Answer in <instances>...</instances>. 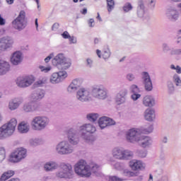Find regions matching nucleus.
<instances>
[{"label": "nucleus", "instance_id": "nucleus-1", "mask_svg": "<svg viewBox=\"0 0 181 181\" xmlns=\"http://www.w3.org/2000/svg\"><path fill=\"white\" fill-rule=\"evenodd\" d=\"M100 170V165L95 163L87 164L84 160H79L74 165V172L80 177H90L92 173Z\"/></svg>", "mask_w": 181, "mask_h": 181}, {"label": "nucleus", "instance_id": "nucleus-2", "mask_svg": "<svg viewBox=\"0 0 181 181\" xmlns=\"http://www.w3.org/2000/svg\"><path fill=\"white\" fill-rule=\"evenodd\" d=\"M16 125H18V121L15 118L3 124L0 127V139H6V138L12 136L15 129H16Z\"/></svg>", "mask_w": 181, "mask_h": 181}, {"label": "nucleus", "instance_id": "nucleus-3", "mask_svg": "<svg viewBox=\"0 0 181 181\" xmlns=\"http://www.w3.org/2000/svg\"><path fill=\"white\" fill-rule=\"evenodd\" d=\"M50 125V118L47 116H35L31 121V127L34 131H43Z\"/></svg>", "mask_w": 181, "mask_h": 181}, {"label": "nucleus", "instance_id": "nucleus-4", "mask_svg": "<svg viewBox=\"0 0 181 181\" xmlns=\"http://www.w3.org/2000/svg\"><path fill=\"white\" fill-rule=\"evenodd\" d=\"M112 156L117 160H129L134 158V152L122 147H115L112 150Z\"/></svg>", "mask_w": 181, "mask_h": 181}, {"label": "nucleus", "instance_id": "nucleus-5", "mask_svg": "<svg viewBox=\"0 0 181 181\" xmlns=\"http://www.w3.org/2000/svg\"><path fill=\"white\" fill-rule=\"evenodd\" d=\"M60 170L55 173L56 177L59 179H73L74 177V171L73 166L69 163H61L59 165Z\"/></svg>", "mask_w": 181, "mask_h": 181}, {"label": "nucleus", "instance_id": "nucleus-6", "mask_svg": "<svg viewBox=\"0 0 181 181\" xmlns=\"http://www.w3.org/2000/svg\"><path fill=\"white\" fill-rule=\"evenodd\" d=\"M81 136L86 142H91L93 141V135L97 129L94 125L91 124H85L79 127Z\"/></svg>", "mask_w": 181, "mask_h": 181}, {"label": "nucleus", "instance_id": "nucleus-7", "mask_svg": "<svg viewBox=\"0 0 181 181\" xmlns=\"http://www.w3.org/2000/svg\"><path fill=\"white\" fill-rule=\"evenodd\" d=\"M55 151L58 155H71L74 147L69 141H62L56 145Z\"/></svg>", "mask_w": 181, "mask_h": 181}, {"label": "nucleus", "instance_id": "nucleus-8", "mask_svg": "<svg viewBox=\"0 0 181 181\" xmlns=\"http://www.w3.org/2000/svg\"><path fill=\"white\" fill-rule=\"evenodd\" d=\"M52 64L57 67H61L63 70H67L71 66V60L64 57V54H58L52 59Z\"/></svg>", "mask_w": 181, "mask_h": 181}, {"label": "nucleus", "instance_id": "nucleus-9", "mask_svg": "<svg viewBox=\"0 0 181 181\" xmlns=\"http://www.w3.org/2000/svg\"><path fill=\"white\" fill-rule=\"evenodd\" d=\"M91 94L96 100H106L108 98V90L103 85H95L92 87Z\"/></svg>", "mask_w": 181, "mask_h": 181}, {"label": "nucleus", "instance_id": "nucleus-10", "mask_svg": "<svg viewBox=\"0 0 181 181\" xmlns=\"http://www.w3.org/2000/svg\"><path fill=\"white\" fill-rule=\"evenodd\" d=\"M141 136L142 130L141 129L132 128L126 132V141L129 144H138Z\"/></svg>", "mask_w": 181, "mask_h": 181}, {"label": "nucleus", "instance_id": "nucleus-11", "mask_svg": "<svg viewBox=\"0 0 181 181\" xmlns=\"http://www.w3.org/2000/svg\"><path fill=\"white\" fill-rule=\"evenodd\" d=\"M28 156V151L23 148H18L10 155V162L13 163H19Z\"/></svg>", "mask_w": 181, "mask_h": 181}, {"label": "nucleus", "instance_id": "nucleus-12", "mask_svg": "<svg viewBox=\"0 0 181 181\" xmlns=\"http://www.w3.org/2000/svg\"><path fill=\"white\" fill-rule=\"evenodd\" d=\"M91 90L87 88H81L76 92V100L81 103L91 101Z\"/></svg>", "mask_w": 181, "mask_h": 181}, {"label": "nucleus", "instance_id": "nucleus-13", "mask_svg": "<svg viewBox=\"0 0 181 181\" xmlns=\"http://www.w3.org/2000/svg\"><path fill=\"white\" fill-rule=\"evenodd\" d=\"M13 28L21 32L26 28V20L25 19V11H21L18 17L12 21Z\"/></svg>", "mask_w": 181, "mask_h": 181}, {"label": "nucleus", "instance_id": "nucleus-14", "mask_svg": "<svg viewBox=\"0 0 181 181\" xmlns=\"http://www.w3.org/2000/svg\"><path fill=\"white\" fill-rule=\"evenodd\" d=\"M16 83L20 88H26L35 83V77L33 76H19L17 78Z\"/></svg>", "mask_w": 181, "mask_h": 181}, {"label": "nucleus", "instance_id": "nucleus-15", "mask_svg": "<svg viewBox=\"0 0 181 181\" xmlns=\"http://www.w3.org/2000/svg\"><path fill=\"white\" fill-rule=\"evenodd\" d=\"M25 112H39L42 111V105L34 100L25 103L23 106Z\"/></svg>", "mask_w": 181, "mask_h": 181}, {"label": "nucleus", "instance_id": "nucleus-16", "mask_svg": "<svg viewBox=\"0 0 181 181\" xmlns=\"http://www.w3.org/2000/svg\"><path fill=\"white\" fill-rule=\"evenodd\" d=\"M13 38L10 36H4L0 38V51L6 52L13 46Z\"/></svg>", "mask_w": 181, "mask_h": 181}, {"label": "nucleus", "instance_id": "nucleus-17", "mask_svg": "<svg viewBox=\"0 0 181 181\" xmlns=\"http://www.w3.org/2000/svg\"><path fill=\"white\" fill-rule=\"evenodd\" d=\"M66 77L67 72H66V71L54 73L50 77V83H52V84H58V83H62Z\"/></svg>", "mask_w": 181, "mask_h": 181}, {"label": "nucleus", "instance_id": "nucleus-18", "mask_svg": "<svg viewBox=\"0 0 181 181\" xmlns=\"http://www.w3.org/2000/svg\"><path fill=\"white\" fill-rule=\"evenodd\" d=\"M67 142H69L71 145H77L79 142L78 139V133H77V130L71 128L67 132Z\"/></svg>", "mask_w": 181, "mask_h": 181}, {"label": "nucleus", "instance_id": "nucleus-19", "mask_svg": "<svg viewBox=\"0 0 181 181\" xmlns=\"http://www.w3.org/2000/svg\"><path fill=\"white\" fill-rule=\"evenodd\" d=\"M137 16L139 18H143V21H148L149 19H151L149 14H145V2L144 0H139Z\"/></svg>", "mask_w": 181, "mask_h": 181}, {"label": "nucleus", "instance_id": "nucleus-20", "mask_svg": "<svg viewBox=\"0 0 181 181\" xmlns=\"http://www.w3.org/2000/svg\"><path fill=\"white\" fill-rule=\"evenodd\" d=\"M141 78L146 91H152V90H153V85L152 84V80L151 79L149 74L146 71L142 72Z\"/></svg>", "mask_w": 181, "mask_h": 181}, {"label": "nucleus", "instance_id": "nucleus-21", "mask_svg": "<svg viewBox=\"0 0 181 181\" xmlns=\"http://www.w3.org/2000/svg\"><path fill=\"white\" fill-rule=\"evenodd\" d=\"M127 95H128V90L127 89H122L116 95L115 101L117 105H121L122 104H125L127 101Z\"/></svg>", "mask_w": 181, "mask_h": 181}, {"label": "nucleus", "instance_id": "nucleus-22", "mask_svg": "<svg viewBox=\"0 0 181 181\" xmlns=\"http://www.w3.org/2000/svg\"><path fill=\"white\" fill-rule=\"evenodd\" d=\"M98 125L100 129H104L107 127L115 125V121L108 117L103 116L99 118Z\"/></svg>", "mask_w": 181, "mask_h": 181}, {"label": "nucleus", "instance_id": "nucleus-23", "mask_svg": "<svg viewBox=\"0 0 181 181\" xmlns=\"http://www.w3.org/2000/svg\"><path fill=\"white\" fill-rule=\"evenodd\" d=\"M165 16L170 22H176L179 19V11L173 7L167 8Z\"/></svg>", "mask_w": 181, "mask_h": 181}, {"label": "nucleus", "instance_id": "nucleus-24", "mask_svg": "<svg viewBox=\"0 0 181 181\" xmlns=\"http://www.w3.org/2000/svg\"><path fill=\"white\" fill-rule=\"evenodd\" d=\"M137 144L141 148H150L152 146L153 141L150 136L141 135Z\"/></svg>", "mask_w": 181, "mask_h": 181}, {"label": "nucleus", "instance_id": "nucleus-25", "mask_svg": "<svg viewBox=\"0 0 181 181\" xmlns=\"http://www.w3.org/2000/svg\"><path fill=\"white\" fill-rule=\"evenodd\" d=\"M81 86V83H80V79L76 78L74 79L71 83L69 84V86L67 88V92L69 94H73L74 93H76L77 90L80 88V86Z\"/></svg>", "mask_w": 181, "mask_h": 181}, {"label": "nucleus", "instance_id": "nucleus-26", "mask_svg": "<svg viewBox=\"0 0 181 181\" xmlns=\"http://www.w3.org/2000/svg\"><path fill=\"white\" fill-rule=\"evenodd\" d=\"M23 60V57L22 56V52L21 51H16L13 52L11 57V62L13 66H18L22 63Z\"/></svg>", "mask_w": 181, "mask_h": 181}, {"label": "nucleus", "instance_id": "nucleus-27", "mask_svg": "<svg viewBox=\"0 0 181 181\" xmlns=\"http://www.w3.org/2000/svg\"><path fill=\"white\" fill-rule=\"evenodd\" d=\"M132 170H142L145 169V164L141 160H132L129 163Z\"/></svg>", "mask_w": 181, "mask_h": 181}, {"label": "nucleus", "instance_id": "nucleus-28", "mask_svg": "<svg viewBox=\"0 0 181 181\" xmlns=\"http://www.w3.org/2000/svg\"><path fill=\"white\" fill-rule=\"evenodd\" d=\"M45 90L42 89H37L36 90H34L31 95L30 98L33 101H40V100H42L45 98Z\"/></svg>", "mask_w": 181, "mask_h": 181}, {"label": "nucleus", "instance_id": "nucleus-29", "mask_svg": "<svg viewBox=\"0 0 181 181\" xmlns=\"http://www.w3.org/2000/svg\"><path fill=\"white\" fill-rule=\"evenodd\" d=\"M57 169H59V163L54 160H49L44 164V170L45 172H54Z\"/></svg>", "mask_w": 181, "mask_h": 181}, {"label": "nucleus", "instance_id": "nucleus-30", "mask_svg": "<svg viewBox=\"0 0 181 181\" xmlns=\"http://www.w3.org/2000/svg\"><path fill=\"white\" fill-rule=\"evenodd\" d=\"M22 103H23V99L22 98H15L10 100L8 103V110L11 111H15V110H18Z\"/></svg>", "mask_w": 181, "mask_h": 181}, {"label": "nucleus", "instance_id": "nucleus-31", "mask_svg": "<svg viewBox=\"0 0 181 181\" xmlns=\"http://www.w3.org/2000/svg\"><path fill=\"white\" fill-rule=\"evenodd\" d=\"M142 103L144 107H149L151 108L155 105V98L151 95H147L144 97Z\"/></svg>", "mask_w": 181, "mask_h": 181}, {"label": "nucleus", "instance_id": "nucleus-32", "mask_svg": "<svg viewBox=\"0 0 181 181\" xmlns=\"http://www.w3.org/2000/svg\"><path fill=\"white\" fill-rule=\"evenodd\" d=\"M9 69H11V66L9 63L6 61L0 60V76L4 74H6L8 71H9Z\"/></svg>", "mask_w": 181, "mask_h": 181}, {"label": "nucleus", "instance_id": "nucleus-33", "mask_svg": "<svg viewBox=\"0 0 181 181\" xmlns=\"http://www.w3.org/2000/svg\"><path fill=\"white\" fill-rule=\"evenodd\" d=\"M144 118L146 121L151 122L156 118L155 110L152 109H146L144 112Z\"/></svg>", "mask_w": 181, "mask_h": 181}, {"label": "nucleus", "instance_id": "nucleus-34", "mask_svg": "<svg viewBox=\"0 0 181 181\" xmlns=\"http://www.w3.org/2000/svg\"><path fill=\"white\" fill-rule=\"evenodd\" d=\"M18 132L21 134H28L29 132L30 126L29 123L22 122L18 127Z\"/></svg>", "mask_w": 181, "mask_h": 181}, {"label": "nucleus", "instance_id": "nucleus-35", "mask_svg": "<svg viewBox=\"0 0 181 181\" xmlns=\"http://www.w3.org/2000/svg\"><path fill=\"white\" fill-rule=\"evenodd\" d=\"M15 175V171L12 170H8L6 172H4L1 177H0V181H6L8 180V179H10V177H12Z\"/></svg>", "mask_w": 181, "mask_h": 181}, {"label": "nucleus", "instance_id": "nucleus-36", "mask_svg": "<svg viewBox=\"0 0 181 181\" xmlns=\"http://www.w3.org/2000/svg\"><path fill=\"white\" fill-rule=\"evenodd\" d=\"M100 115H98V113H88L86 115V119L90 121V122H95V121L98 119Z\"/></svg>", "mask_w": 181, "mask_h": 181}, {"label": "nucleus", "instance_id": "nucleus-37", "mask_svg": "<svg viewBox=\"0 0 181 181\" xmlns=\"http://www.w3.org/2000/svg\"><path fill=\"white\" fill-rule=\"evenodd\" d=\"M43 144V139L42 138H34L30 139V145L32 146H37V145H40Z\"/></svg>", "mask_w": 181, "mask_h": 181}, {"label": "nucleus", "instance_id": "nucleus-38", "mask_svg": "<svg viewBox=\"0 0 181 181\" xmlns=\"http://www.w3.org/2000/svg\"><path fill=\"white\" fill-rule=\"evenodd\" d=\"M123 175L127 177H134L135 176H138V173L131 171L128 169H124L123 170Z\"/></svg>", "mask_w": 181, "mask_h": 181}, {"label": "nucleus", "instance_id": "nucleus-39", "mask_svg": "<svg viewBox=\"0 0 181 181\" xmlns=\"http://www.w3.org/2000/svg\"><path fill=\"white\" fill-rule=\"evenodd\" d=\"M129 90L130 93H132V94H138L141 93V89L136 84H132V86H130Z\"/></svg>", "mask_w": 181, "mask_h": 181}, {"label": "nucleus", "instance_id": "nucleus-40", "mask_svg": "<svg viewBox=\"0 0 181 181\" xmlns=\"http://www.w3.org/2000/svg\"><path fill=\"white\" fill-rule=\"evenodd\" d=\"M168 91L169 94H173L175 93V84L172 81H167Z\"/></svg>", "mask_w": 181, "mask_h": 181}, {"label": "nucleus", "instance_id": "nucleus-41", "mask_svg": "<svg viewBox=\"0 0 181 181\" xmlns=\"http://www.w3.org/2000/svg\"><path fill=\"white\" fill-rule=\"evenodd\" d=\"M173 81L175 84L176 87H181V79L180 76L175 74L173 76Z\"/></svg>", "mask_w": 181, "mask_h": 181}, {"label": "nucleus", "instance_id": "nucleus-42", "mask_svg": "<svg viewBox=\"0 0 181 181\" xmlns=\"http://www.w3.org/2000/svg\"><path fill=\"white\" fill-rule=\"evenodd\" d=\"M46 81H47V77H46V76H41L35 82V86H37L38 87H42V86H43V84H46Z\"/></svg>", "mask_w": 181, "mask_h": 181}, {"label": "nucleus", "instance_id": "nucleus-43", "mask_svg": "<svg viewBox=\"0 0 181 181\" xmlns=\"http://www.w3.org/2000/svg\"><path fill=\"white\" fill-rule=\"evenodd\" d=\"M111 165L116 170H122L124 169V164L121 162L112 163Z\"/></svg>", "mask_w": 181, "mask_h": 181}, {"label": "nucleus", "instance_id": "nucleus-44", "mask_svg": "<svg viewBox=\"0 0 181 181\" xmlns=\"http://www.w3.org/2000/svg\"><path fill=\"white\" fill-rule=\"evenodd\" d=\"M5 158H6V151L4 147H0V163L4 162Z\"/></svg>", "mask_w": 181, "mask_h": 181}, {"label": "nucleus", "instance_id": "nucleus-45", "mask_svg": "<svg viewBox=\"0 0 181 181\" xmlns=\"http://www.w3.org/2000/svg\"><path fill=\"white\" fill-rule=\"evenodd\" d=\"M107 11L108 12H111L112 9H114V6H115V1L114 0H107Z\"/></svg>", "mask_w": 181, "mask_h": 181}, {"label": "nucleus", "instance_id": "nucleus-46", "mask_svg": "<svg viewBox=\"0 0 181 181\" xmlns=\"http://www.w3.org/2000/svg\"><path fill=\"white\" fill-rule=\"evenodd\" d=\"M132 8L131 3H126L123 6V11L124 12H129V11H132Z\"/></svg>", "mask_w": 181, "mask_h": 181}, {"label": "nucleus", "instance_id": "nucleus-47", "mask_svg": "<svg viewBox=\"0 0 181 181\" xmlns=\"http://www.w3.org/2000/svg\"><path fill=\"white\" fill-rule=\"evenodd\" d=\"M135 74L132 73H129L126 75V79L127 81H135Z\"/></svg>", "mask_w": 181, "mask_h": 181}, {"label": "nucleus", "instance_id": "nucleus-48", "mask_svg": "<svg viewBox=\"0 0 181 181\" xmlns=\"http://www.w3.org/2000/svg\"><path fill=\"white\" fill-rule=\"evenodd\" d=\"M170 69L172 70H175L176 73L177 74H181V67L179 65H177L176 66L174 64L170 65Z\"/></svg>", "mask_w": 181, "mask_h": 181}, {"label": "nucleus", "instance_id": "nucleus-49", "mask_svg": "<svg viewBox=\"0 0 181 181\" xmlns=\"http://www.w3.org/2000/svg\"><path fill=\"white\" fill-rule=\"evenodd\" d=\"M39 69H40L41 71L43 73H49L52 70V66H40Z\"/></svg>", "mask_w": 181, "mask_h": 181}, {"label": "nucleus", "instance_id": "nucleus-50", "mask_svg": "<svg viewBox=\"0 0 181 181\" xmlns=\"http://www.w3.org/2000/svg\"><path fill=\"white\" fill-rule=\"evenodd\" d=\"M103 59H110V56H111V52H110V49H106L103 52Z\"/></svg>", "mask_w": 181, "mask_h": 181}, {"label": "nucleus", "instance_id": "nucleus-51", "mask_svg": "<svg viewBox=\"0 0 181 181\" xmlns=\"http://www.w3.org/2000/svg\"><path fill=\"white\" fill-rule=\"evenodd\" d=\"M162 49H163V52H164V53H168V52H170V47H169L168 45V44H166V43H163V45H162Z\"/></svg>", "mask_w": 181, "mask_h": 181}, {"label": "nucleus", "instance_id": "nucleus-52", "mask_svg": "<svg viewBox=\"0 0 181 181\" xmlns=\"http://www.w3.org/2000/svg\"><path fill=\"white\" fill-rule=\"evenodd\" d=\"M156 5V0H148V7L150 9H155Z\"/></svg>", "mask_w": 181, "mask_h": 181}, {"label": "nucleus", "instance_id": "nucleus-53", "mask_svg": "<svg viewBox=\"0 0 181 181\" xmlns=\"http://www.w3.org/2000/svg\"><path fill=\"white\" fill-rule=\"evenodd\" d=\"M108 180L109 181H124V179L119 178V177H117V176H109Z\"/></svg>", "mask_w": 181, "mask_h": 181}, {"label": "nucleus", "instance_id": "nucleus-54", "mask_svg": "<svg viewBox=\"0 0 181 181\" xmlns=\"http://www.w3.org/2000/svg\"><path fill=\"white\" fill-rule=\"evenodd\" d=\"M131 98L132 100H133V101H136L137 100H139V98H141V94L132 93V95H131Z\"/></svg>", "mask_w": 181, "mask_h": 181}, {"label": "nucleus", "instance_id": "nucleus-55", "mask_svg": "<svg viewBox=\"0 0 181 181\" xmlns=\"http://www.w3.org/2000/svg\"><path fill=\"white\" fill-rule=\"evenodd\" d=\"M146 155H148V152L145 150H141L139 151V156L140 158H146Z\"/></svg>", "mask_w": 181, "mask_h": 181}, {"label": "nucleus", "instance_id": "nucleus-56", "mask_svg": "<svg viewBox=\"0 0 181 181\" xmlns=\"http://www.w3.org/2000/svg\"><path fill=\"white\" fill-rule=\"evenodd\" d=\"M144 131L146 134H151V132H152L153 131V125H152V124L149 125L148 127L144 129Z\"/></svg>", "mask_w": 181, "mask_h": 181}, {"label": "nucleus", "instance_id": "nucleus-57", "mask_svg": "<svg viewBox=\"0 0 181 181\" xmlns=\"http://www.w3.org/2000/svg\"><path fill=\"white\" fill-rule=\"evenodd\" d=\"M170 54L180 55L181 54V49H172Z\"/></svg>", "mask_w": 181, "mask_h": 181}, {"label": "nucleus", "instance_id": "nucleus-58", "mask_svg": "<svg viewBox=\"0 0 181 181\" xmlns=\"http://www.w3.org/2000/svg\"><path fill=\"white\" fill-rule=\"evenodd\" d=\"M86 66L87 67H93V59H90V58H88L86 59Z\"/></svg>", "mask_w": 181, "mask_h": 181}, {"label": "nucleus", "instance_id": "nucleus-59", "mask_svg": "<svg viewBox=\"0 0 181 181\" xmlns=\"http://www.w3.org/2000/svg\"><path fill=\"white\" fill-rule=\"evenodd\" d=\"M54 57V54L53 53L50 54L48 57H47L45 59V63H49V62H50V59H52Z\"/></svg>", "mask_w": 181, "mask_h": 181}, {"label": "nucleus", "instance_id": "nucleus-60", "mask_svg": "<svg viewBox=\"0 0 181 181\" xmlns=\"http://www.w3.org/2000/svg\"><path fill=\"white\" fill-rule=\"evenodd\" d=\"M95 176L97 177H104V174L101 173V171L99 170L98 171H96L95 173H93Z\"/></svg>", "mask_w": 181, "mask_h": 181}, {"label": "nucleus", "instance_id": "nucleus-61", "mask_svg": "<svg viewBox=\"0 0 181 181\" xmlns=\"http://www.w3.org/2000/svg\"><path fill=\"white\" fill-rule=\"evenodd\" d=\"M177 45H179V43H180L181 40V29L179 30L177 32Z\"/></svg>", "mask_w": 181, "mask_h": 181}, {"label": "nucleus", "instance_id": "nucleus-62", "mask_svg": "<svg viewBox=\"0 0 181 181\" xmlns=\"http://www.w3.org/2000/svg\"><path fill=\"white\" fill-rule=\"evenodd\" d=\"M62 36L64 39H69L70 37V34H69V32L64 31L62 34Z\"/></svg>", "mask_w": 181, "mask_h": 181}, {"label": "nucleus", "instance_id": "nucleus-63", "mask_svg": "<svg viewBox=\"0 0 181 181\" xmlns=\"http://www.w3.org/2000/svg\"><path fill=\"white\" fill-rule=\"evenodd\" d=\"M69 40V42H70V43H77V39H76V37H71V36H70V37L69 38H68Z\"/></svg>", "mask_w": 181, "mask_h": 181}, {"label": "nucleus", "instance_id": "nucleus-64", "mask_svg": "<svg viewBox=\"0 0 181 181\" xmlns=\"http://www.w3.org/2000/svg\"><path fill=\"white\" fill-rule=\"evenodd\" d=\"M88 25H89V27H90V28H94V19L90 18V19L88 21Z\"/></svg>", "mask_w": 181, "mask_h": 181}]
</instances>
